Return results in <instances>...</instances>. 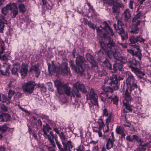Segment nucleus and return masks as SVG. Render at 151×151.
<instances>
[{
	"label": "nucleus",
	"instance_id": "nucleus-1",
	"mask_svg": "<svg viewBox=\"0 0 151 151\" xmlns=\"http://www.w3.org/2000/svg\"><path fill=\"white\" fill-rule=\"evenodd\" d=\"M126 78V83L127 88L126 90L125 93V99L126 102H124L123 105L125 107L127 111L125 109L123 110L124 113H127L132 111V109L128 104L132 100L130 93L133 90L137 87V81L133 75L129 71L125 72Z\"/></svg>",
	"mask_w": 151,
	"mask_h": 151
},
{
	"label": "nucleus",
	"instance_id": "nucleus-2",
	"mask_svg": "<svg viewBox=\"0 0 151 151\" xmlns=\"http://www.w3.org/2000/svg\"><path fill=\"white\" fill-rule=\"evenodd\" d=\"M106 35L104 34V36L105 39H106L108 42L106 44L108 48L110 50H109L106 48V44L102 42H100L101 49L99 51V55H107L109 58H111L112 56H115L116 55V46L115 43L114 42L112 39L111 37H107Z\"/></svg>",
	"mask_w": 151,
	"mask_h": 151
},
{
	"label": "nucleus",
	"instance_id": "nucleus-3",
	"mask_svg": "<svg viewBox=\"0 0 151 151\" xmlns=\"http://www.w3.org/2000/svg\"><path fill=\"white\" fill-rule=\"evenodd\" d=\"M78 89L83 93H87L83 84L79 82L73 84L71 91H70L71 88L67 84H65L62 88V90L65 92L67 96H70L71 94L73 96L75 95L77 97H81V93Z\"/></svg>",
	"mask_w": 151,
	"mask_h": 151
},
{
	"label": "nucleus",
	"instance_id": "nucleus-4",
	"mask_svg": "<svg viewBox=\"0 0 151 151\" xmlns=\"http://www.w3.org/2000/svg\"><path fill=\"white\" fill-rule=\"evenodd\" d=\"M48 69L49 73L51 72L56 73L57 74L60 73L64 75H70V71L67 63H62L61 65L57 67L54 64L53 62L52 61L51 64L50 63L47 64Z\"/></svg>",
	"mask_w": 151,
	"mask_h": 151
},
{
	"label": "nucleus",
	"instance_id": "nucleus-5",
	"mask_svg": "<svg viewBox=\"0 0 151 151\" xmlns=\"http://www.w3.org/2000/svg\"><path fill=\"white\" fill-rule=\"evenodd\" d=\"M129 67L131 69L132 71L140 78H142L144 76V72L140 71L138 68L136 67L137 61L134 58L129 59L127 61Z\"/></svg>",
	"mask_w": 151,
	"mask_h": 151
},
{
	"label": "nucleus",
	"instance_id": "nucleus-6",
	"mask_svg": "<svg viewBox=\"0 0 151 151\" xmlns=\"http://www.w3.org/2000/svg\"><path fill=\"white\" fill-rule=\"evenodd\" d=\"M86 61L84 57L78 55L76 58V65L78 68L82 76L84 75V70L83 67V65L85 67L87 66L86 64Z\"/></svg>",
	"mask_w": 151,
	"mask_h": 151
},
{
	"label": "nucleus",
	"instance_id": "nucleus-7",
	"mask_svg": "<svg viewBox=\"0 0 151 151\" xmlns=\"http://www.w3.org/2000/svg\"><path fill=\"white\" fill-rule=\"evenodd\" d=\"M86 96L87 100H90L92 104L97 106H99L98 101V97L93 89H91L89 92L87 93Z\"/></svg>",
	"mask_w": 151,
	"mask_h": 151
},
{
	"label": "nucleus",
	"instance_id": "nucleus-8",
	"mask_svg": "<svg viewBox=\"0 0 151 151\" xmlns=\"http://www.w3.org/2000/svg\"><path fill=\"white\" fill-rule=\"evenodd\" d=\"M35 85L36 83L33 81H30L25 83L22 87L23 90L24 92L30 93H32L34 90Z\"/></svg>",
	"mask_w": 151,
	"mask_h": 151
},
{
	"label": "nucleus",
	"instance_id": "nucleus-9",
	"mask_svg": "<svg viewBox=\"0 0 151 151\" xmlns=\"http://www.w3.org/2000/svg\"><path fill=\"white\" fill-rule=\"evenodd\" d=\"M109 81L108 82V84L113 86V88L114 90H116L118 88L117 85L118 83V77L117 75L116 74H112L109 77Z\"/></svg>",
	"mask_w": 151,
	"mask_h": 151
},
{
	"label": "nucleus",
	"instance_id": "nucleus-10",
	"mask_svg": "<svg viewBox=\"0 0 151 151\" xmlns=\"http://www.w3.org/2000/svg\"><path fill=\"white\" fill-rule=\"evenodd\" d=\"M10 65L7 63H4L1 68L0 72L2 75L9 76V68Z\"/></svg>",
	"mask_w": 151,
	"mask_h": 151
},
{
	"label": "nucleus",
	"instance_id": "nucleus-11",
	"mask_svg": "<svg viewBox=\"0 0 151 151\" xmlns=\"http://www.w3.org/2000/svg\"><path fill=\"white\" fill-rule=\"evenodd\" d=\"M117 24L118 26L115 24L114 25V28L117 32L118 33H124V34H125L124 31L122 27L124 25L121 19H117Z\"/></svg>",
	"mask_w": 151,
	"mask_h": 151
},
{
	"label": "nucleus",
	"instance_id": "nucleus-12",
	"mask_svg": "<svg viewBox=\"0 0 151 151\" xmlns=\"http://www.w3.org/2000/svg\"><path fill=\"white\" fill-rule=\"evenodd\" d=\"M55 86L57 87L58 92L59 94L61 95L63 93L62 88L65 84L58 80H56L54 81Z\"/></svg>",
	"mask_w": 151,
	"mask_h": 151
},
{
	"label": "nucleus",
	"instance_id": "nucleus-13",
	"mask_svg": "<svg viewBox=\"0 0 151 151\" xmlns=\"http://www.w3.org/2000/svg\"><path fill=\"white\" fill-rule=\"evenodd\" d=\"M30 72L35 74V76L38 78L40 75V71L38 64L32 65L30 68Z\"/></svg>",
	"mask_w": 151,
	"mask_h": 151
},
{
	"label": "nucleus",
	"instance_id": "nucleus-14",
	"mask_svg": "<svg viewBox=\"0 0 151 151\" xmlns=\"http://www.w3.org/2000/svg\"><path fill=\"white\" fill-rule=\"evenodd\" d=\"M10 10L11 11V13L12 14V17L15 18L16 16L18 14V11L16 3H11L10 6Z\"/></svg>",
	"mask_w": 151,
	"mask_h": 151
},
{
	"label": "nucleus",
	"instance_id": "nucleus-15",
	"mask_svg": "<svg viewBox=\"0 0 151 151\" xmlns=\"http://www.w3.org/2000/svg\"><path fill=\"white\" fill-rule=\"evenodd\" d=\"M21 67L20 64L18 62L14 63L13 67L11 70V73L13 75L18 76V72Z\"/></svg>",
	"mask_w": 151,
	"mask_h": 151
},
{
	"label": "nucleus",
	"instance_id": "nucleus-16",
	"mask_svg": "<svg viewBox=\"0 0 151 151\" xmlns=\"http://www.w3.org/2000/svg\"><path fill=\"white\" fill-rule=\"evenodd\" d=\"M28 68V65L27 64H22L21 68L19 70L22 78H24L27 75Z\"/></svg>",
	"mask_w": 151,
	"mask_h": 151
},
{
	"label": "nucleus",
	"instance_id": "nucleus-17",
	"mask_svg": "<svg viewBox=\"0 0 151 151\" xmlns=\"http://www.w3.org/2000/svg\"><path fill=\"white\" fill-rule=\"evenodd\" d=\"M103 24L104 25V26L102 28L110 35L113 36L114 35V33L113 30L107 22L106 21H104L103 23Z\"/></svg>",
	"mask_w": 151,
	"mask_h": 151
},
{
	"label": "nucleus",
	"instance_id": "nucleus-18",
	"mask_svg": "<svg viewBox=\"0 0 151 151\" xmlns=\"http://www.w3.org/2000/svg\"><path fill=\"white\" fill-rule=\"evenodd\" d=\"M63 146L64 151H68V150L70 149V148H72L73 146L70 140L65 141L62 143Z\"/></svg>",
	"mask_w": 151,
	"mask_h": 151
},
{
	"label": "nucleus",
	"instance_id": "nucleus-19",
	"mask_svg": "<svg viewBox=\"0 0 151 151\" xmlns=\"http://www.w3.org/2000/svg\"><path fill=\"white\" fill-rule=\"evenodd\" d=\"M86 58L87 60L93 66H96L97 65V63L93 57L89 53H87L86 55Z\"/></svg>",
	"mask_w": 151,
	"mask_h": 151
},
{
	"label": "nucleus",
	"instance_id": "nucleus-20",
	"mask_svg": "<svg viewBox=\"0 0 151 151\" xmlns=\"http://www.w3.org/2000/svg\"><path fill=\"white\" fill-rule=\"evenodd\" d=\"M70 66L71 68L74 70L78 74L81 76H82V74L78 67L75 66L73 61L71 60L69 61Z\"/></svg>",
	"mask_w": 151,
	"mask_h": 151
},
{
	"label": "nucleus",
	"instance_id": "nucleus-21",
	"mask_svg": "<svg viewBox=\"0 0 151 151\" xmlns=\"http://www.w3.org/2000/svg\"><path fill=\"white\" fill-rule=\"evenodd\" d=\"M10 118V115L5 113H2L0 115V122H7Z\"/></svg>",
	"mask_w": 151,
	"mask_h": 151
},
{
	"label": "nucleus",
	"instance_id": "nucleus-22",
	"mask_svg": "<svg viewBox=\"0 0 151 151\" xmlns=\"http://www.w3.org/2000/svg\"><path fill=\"white\" fill-rule=\"evenodd\" d=\"M123 65L119 63H115L113 66V69L111 71L112 73H115L118 69L120 71L122 70Z\"/></svg>",
	"mask_w": 151,
	"mask_h": 151
},
{
	"label": "nucleus",
	"instance_id": "nucleus-23",
	"mask_svg": "<svg viewBox=\"0 0 151 151\" xmlns=\"http://www.w3.org/2000/svg\"><path fill=\"white\" fill-rule=\"evenodd\" d=\"M51 129L50 126L47 124L43 125L42 130L43 132V135L45 136L47 135V132H49Z\"/></svg>",
	"mask_w": 151,
	"mask_h": 151
},
{
	"label": "nucleus",
	"instance_id": "nucleus-24",
	"mask_svg": "<svg viewBox=\"0 0 151 151\" xmlns=\"http://www.w3.org/2000/svg\"><path fill=\"white\" fill-rule=\"evenodd\" d=\"M10 5L11 3H10L1 9V12L4 15L6 16L8 13L9 10H10Z\"/></svg>",
	"mask_w": 151,
	"mask_h": 151
},
{
	"label": "nucleus",
	"instance_id": "nucleus-25",
	"mask_svg": "<svg viewBox=\"0 0 151 151\" xmlns=\"http://www.w3.org/2000/svg\"><path fill=\"white\" fill-rule=\"evenodd\" d=\"M114 58L117 60H119L122 63H125L127 62V59L126 57L124 56H121L118 57L117 56V54L115 56H113Z\"/></svg>",
	"mask_w": 151,
	"mask_h": 151
},
{
	"label": "nucleus",
	"instance_id": "nucleus-26",
	"mask_svg": "<svg viewBox=\"0 0 151 151\" xmlns=\"http://www.w3.org/2000/svg\"><path fill=\"white\" fill-rule=\"evenodd\" d=\"M131 30L130 32L132 33L136 34L139 32V28L136 25H135L134 23L131 26Z\"/></svg>",
	"mask_w": 151,
	"mask_h": 151
},
{
	"label": "nucleus",
	"instance_id": "nucleus-27",
	"mask_svg": "<svg viewBox=\"0 0 151 151\" xmlns=\"http://www.w3.org/2000/svg\"><path fill=\"white\" fill-rule=\"evenodd\" d=\"M107 118L106 119V124H109L111 122H112L114 120L113 115L111 113H109Z\"/></svg>",
	"mask_w": 151,
	"mask_h": 151
},
{
	"label": "nucleus",
	"instance_id": "nucleus-28",
	"mask_svg": "<svg viewBox=\"0 0 151 151\" xmlns=\"http://www.w3.org/2000/svg\"><path fill=\"white\" fill-rule=\"evenodd\" d=\"M114 141V139H111V138L108 139L107 143L106 145V149L109 150L113 147V143Z\"/></svg>",
	"mask_w": 151,
	"mask_h": 151
},
{
	"label": "nucleus",
	"instance_id": "nucleus-29",
	"mask_svg": "<svg viewBox=\"0 0 151 151\" xmlns=\"http://www.w3.org/2000/svg\"><path fill=\"white\" fill-rule=\"evenodd\" d=\"M46 138H47L49 140L50 143L52 145V146L55 148L56 147L55 143L53 140L54 138H52L51 136L49 134H47L45 136H44Z\"/></svg>",
	"mask_w": 151,
	"mask_h": 151
},
{
	"label": "nucleus",
	"instance_id": "nucleus-30",
	"mask_svg": "<svg viewBox=\"0 0 151 151\" xmlns=\"http://www.w3.org/2000/svg\"><path fill=\"white\" fill-rule=\"evenodd\" d=\"M137 39L136 37H135L134 36L131 37L129 39V40L130 42L129 45L132 47L135 46L136 45L135 43L137 42Z\"/></svg>",
	"mask_w": 151,
	"mask_h": 151
},
{
	"label": "nucleus",
	"instance_id": "nucleus-31",
	"mask_svg": "<svg viewBox=\"0 0 151 151\" xmlns=\"http://www.w3.org/2000/svg\"><path fill=\"white\" fill-rule=\"evenodd\" d=\"M135 48L137 50V51L134 52L135 55L139 60H141L142 54L141 53V50L139 47L138 46H136Z\"/></svg>",
	"mask_w": 151,
	"mask_h": 151
},
{
	"label": "nucleus",
	"instance_id": "nucleus-32",
	"mask_svg": "<svg viewBox=\"0 0 151 151\" xmlns=\"http://www.w3.org/2000/svg\"><path fill=\"white\" fill-rule=\"evenodd\" d=\"M94 125L101 129L104 125V123L101 119H99L97 122L95 123Z\"/></svg>",
	"mask_w": 151,
	"mask_h": 151
},
{
	"label": "nucleus",
	"instance_id": "nucleus-33",
	"mask_svg": "<svg viewBox=\"0 0 151 151\" xmlns=\"http://www.w3.org/2000/svg\"><path fill=\"white\" fill-rule=\"evenodd\" d=\"M125 19V20H127L129 19L131 16L130 11L128 9H127L124 11Z\"/></svg>",
	"mask_w": 151,
	"mask_h": 151
},
{
	"label": "nucleus",
	"instance_id": "nucleus-34",
	"mask_svg": "<svg viewBox=\"0 0 151 151\" xmlns=\"http://www.w3.org/2000/svg\"><path fill=\"white\" fill-rule=\"evenodd\" d=\"M149 145L148 143H145L142 145H140L137 149V151H145L146 149L145 147L148 146Z\"/></svg>",
	"mask_w": 151,
	"mask_h": 151
},
{
	"label": "nucleus",
	"instance_id": "nucleus-35",
	"mask_svg": "<svg viewBox=\"0 0 151 151\" xmlns=\"http://www.w3.org/2000/svg\"><path fill=\"white\" fill-rule=\"evenodd\" d=\"M55 141L56 145L58 147L59 150L60 151H64L63 147H62V145L58 141V139L57 138H55Z\"/></svg>",
	"mask_w": 151,
	"mask_h": 151
},
{
	"label": "nucleus",
	"instance_id": "nucleus-36",
	"mask_svg": "<svg viewBox=\"0 0 151 151\" xmlns=\"http://www.w3.org/2000/svg\"><path fill=\"white\" fill-rule=\"evenodd\" d=\"M58 135L62 143H64V142L66 141L67 138L66 137L65 135L64 134L63 132H61Z\"/></svg>",
	"mask_w": 151,
	"mask_h": 151
},
{
	"label": "nucleus",
	"instance_id": "nucleus-37",
	"mask_svg": "<svg viewBox=\"0 0 151 151\" xmlns=\"http://www.w3.org/2000/svg\"><path fill=\"white\" fill-rule=\"evenodd\" d=\"M8 128V127L6 124L3 125L0 127V134L6 132L7 131Z\"/></svg>",
	"mask_w": 151,
	"mask_h": 151
},
{
	"label": "nucleus",
	"instance_id": "nucleus-38",
	"mask_svg": "<svg viewBox=\"0 0 151 151\" xmlns=\"http://www.w3.org/2000/svg\"><path fill=\"white\" fill-rule=\"evenodd\" d=\"M108 97V95L106 93H101L100 95V97L101 99V101L104 102L106 101L105 100Z\"/></svg>",
	"mask_w": 151,
	"mask_h": 151
},
{
	"label": "nucleus",
	"instance_id": "nucleus-39",
	"mask_svg": "<svg viewBox=\"0 0 151 151\" xmlns=\"http://www.w3.org/2000/svg\"><path fill=\"white\" fill-rule=\"evenodd\" d=\"M18 7L20 12L24 13L26 11V9L25 6L23 4H19Z\"/></svg>",
	"mask_w": 151,
	"mask_h": 151
},
{
	"label": "nucleus",
	"instance_id": "nucleus-40",
	"mask_svg": "<svg viewBox=\"0 0 151 151\" xmlns=\"http://www.w3.org/2000/svg\"><path fill=\"white\" fill-rule=\"evenodd\" d=\"M124 131V129L121 126H117L116 129V132L117 133L121 134Z\"/></svg>",
	"mask_w": 151,
	"mask_h": 151
},
{
	"label": "nucleus",
	"instance_id": "nucleus-41",
	"mask_svg": "<svg viewBox=\"0 0 151 151\" xmlns=\"http://www.w3.org/2000/svg\"><path fill=\"white\" fill-rule=\"evenodd\" d=\"M112 11L114 13L118 12H119V9L116 3L113 5L112 8Z\"/></svg>",
	"mask_w": 151,
	"mask_h": 151
},
{
	"label": "nucleus",
	"instance_id": "nucleus-42",
	"mask_svg": "<svg viewBox=\"0 0 151 151\" xmlns=\"http://www.w3.org/2000/svg\"><path fill=\"white\" fill-rule=\"evenodd\" d=\"M104 63L106 67L109 68V69L111 70H113L111 64L106 59L104 61Z\"/></svg>",
	"mask_w": 151,
	"mask_h": 151
},
{
	"label": "nucleus",
	"instance_id": "nucleus-43",
	"mask_svg": "<svg viewBox=\"0 0 151 151\" xmlns=\"http://www.w3.org/2000/svg\"><path fill=\"white\" fill-rule=\"evenodd\" d=\"M14 93L15 92L14 91H13L11 89H10L9 90L8 93V97L9 99L11 100L14 94Z\"/></svg>",
	"mask_w": 151,
	"mask_h": 151
},
{
	"label": "nucleus",
	"instance_id": "nucleus-44",
	"mask_svg": "<svg viewBox=\"0 0 151 151\" xmlns=\"http://www.w3.org/2000/svg\"><path fill=\"white\" fill-rule=\"evenodd\" d=\"M0 109V111L1 112V114H2V113H5V112L7 111V109L6 107L4 105H2L1 106Z\"/></svg>",
	"mask_w": 151,
	"mask_h": 151
},
{
	"label": "nucleus",
	"instance_id": "nucleus-45",
	"mask_svg": "<svg viewBox=\"0 0 151 151\" xmlns=\"http://www.w3.org/2000/svg\"><path fill=\"white\" fill-rule=\"evenodd\" d=\"M112 96H111L109 97H107L106 99L105 100L106 101H104V103L109 104L112 101Z\"/></svg>",
	"mask_w": 151,
	"mask_h": 151
},
{
	"label": "nucleus",
	"instance_id": "nucleus-46",
	"mask_svg": "<svg viewBox=\"0 0 151 151\" xmlns=\"http://www.w3.org/2000/svg\"><path fill=\"white\" fill-rule=\"evenodd\" d=\"M112 86V87H113ZM114 88L109 86L106 87L104 90V91L106 92H109L112 93L113 91Z\"/></svg>",
	"mask_w": 151,
	"mask_h": 151
},
{
	"label": "nucleus",
	"instance_id": "nucleus-47",
	"mask_svg": "<svg viewBox=\"0 0 151 151\" xmlns=\"http://www.w3.org/2000/svg\"><path fill=\"white\" fill-rule=\"evenodd\" d=\"M0 22H3L6 24H7L6 20L4 19V16L1 14H0Z\"/></svg>",
	"mask_w": 151,
	"mask_h": 151
},
{
	"label": "nucleus",
	"instance_id": "nucleus-48",
	"mask_svg": "<svg viewBox=\"0 0 151 151\" xmlns=\"http://www.w3.org/2000/svg\"><path fill=\"white\" fill-rule=\"evenodd\" d=\"M1 50L0 51V57L1 56V55L3 53L4 51V42L2 41L1 42Z\"/></svg>",
	"mask_w": 151,
	"mask_h": 151
},
{
	"label": "nucleus",
	"instance_id": "nucleus-49",
	"mask_svg": "<svg viewBox=\"0 0 151 151\" xmlns=\"http://www.w3.org/2000/svg\"><path fill=\"white\" fill-rule=\"evenodd\" d=\"M2 98L3 99V101H4L5 102H6L8 103H10V99H9L8 97L7 98L4 95H2Z\"/></svg>",
	"mask_w": 151,
	"mask_h": 151
},
{
	"label": "nucleus",
	"instance_id": "nucleus-50",
	"mask_svg": "<svg viewBox=\"0 0 151 151\" xmlns=\"http://www.w3.org/2000/svg\"><path fill=\"white\" fill-rule=\"evenodd\" d=\"M102 114L104 117H107L109 113L106 108H104Z\"/></svg>",
	"mask_w": 151,
	"mask_h": 151
},
{
	"label": "nucleus",
	"instance_id": "nucleus-51",
	"mask_svg": "<svg viewBox=\"0 0 151 151\" xmlns=\"http://www.w3.org/2000/svg\"><path fill=\"white\" fill-rule=\"evenodd\" d=\"M88 25L89 27L94 30L95 29V27H96V26L93 23H92L91 21L88 22Z\"/></svg>",
	"mask_w": 151,
	"mask_h": 151
},
{
	"label": "nucleus",
	"instance_id": "nucleus-52",
	"mask_svg": "<svg viewBox=\"0 0 151 151\" xmlns=\"http://www.w3.org/2000/svg\"><path fill=\"white\" fill-rule=\"evenodd\" d=\"M119 1L114 2L116 3L119 8L120 7L122 9H124V5L122 3H119Z\"/></svg>",
	"mask_w": 151,
	"mask_h": 151
},
{
	"label": "nucleus",
	"instance_id": "nucleus-53",
	"mask_svg": "<svg viewBox=\"0 0 151 151\" xmlns=\"http://www.w3.org/2000/svg\"><path fill=\"white\" fill-rule=\"evenodd\" d=\"M113 101L114 104H117L118 103V98L117 96H114V97H112V101Z\"/></svg>",
	"mask_w": 151,
	"mask_h": 151
},
{
	"label": "nucleus",
	"instance_id": "nucleus-54",
	"mask_svg": "<svg viewBox=\"0 0 151 151\" xmlns=\"http://www.w3.org/2000/svg\"><path fill=\"white\" fill-rule=\"evenodd\" d=\"M47 84L49 87L48 89L52 92L54 90L52 88V83L51 82H48L47 83Z\"/></svg>",
	"mask_w": 151,
	"mask_h": 151
},
{
	"label": "nucleus",
	"instance_id": "nucleus-55",
	"mask_svg": "<svg viewBox=\"0 0 151 151\" xmlns=\"http://www.w3.org/2000/svg\"><path fill=\"white\" fill-rule=\"evenodd\" d=\"M137 42H144L145 40L142 38V36L141 35L136 37Z\"/></svg>",
	"mask_w": 151,
	"mask_h": 151
},
{
	"label": "nucleus",
	"instance_id": "nucleus-56",
	"mask_svg": "<svg viewBox=\"0 0 151 151\" xmlns=\"http://www.w3.org/2000/svg\"><path fill=\"white\" fill-rule=\"evenodd\" d=\"M4 24H5L3 22H0V32L1 33H3V30L5 26Z\"/></svg>",
	"mask_w": 151,
	"mask_h": 151
},
{
	"label": "nucleus",
	"instance_id": "nucleus-57",
	"mask_svg": "<svg viewBox=\"0 0 151 151\" xmlns=\"http://www.w3.org/2000/svg\"><path fill=\"white\" fill-rule=\"evenodd\" d=\"M42 123L40 119H38L37 120V124H36V128L38 129L40 127H41L42 126Z\"/></svg>",
	"mask_w": 151,
	"mask_h": 151
},
{
	"label": "nucleus",
	"instance_id": "nucleus-58",
	"mask_svg": "<svg viewBox=\"0 0 151 151\" xmlns=\"http://www.w3.org/2000/svg\"><path fill=\"white\" fill-rule=\"evenodd\" d=\"M124 33H119L121 35L122 40V41H124L125 39V37L127 38V35L124 32L125 34Z\"/></svg>",
	"mask_w": 151,
	"mask_h": 151
},
{
	"label": "nucleus",
	"instance_id": "nucleus-59",
	"mask_svg": "<svg viewBox=\"0 0 151 151\" xmlns=\"http://www.w3.org/2000/svg\"><path fill=\"white\" fill-rule=\"evenodd\" d=\"M133 138V140L134 139L136 140L138 142H141V139L138 138V136H137V135H133L132 136Z\"/></svg>",
	"mask_w": 151,
	"mask_h": 151
},
{
	"label": "nucleus",
	"instance_id": "nucleus-60",
	"mask_svg": "<svg viewBox=\"0 0 151 151\" xmlns=\"http://www.w3.org/2000/svg\"><path fill=\"white\" fill-rule=\"evenodd\" d=\"M100 129L97 127L96 126H95L93 127V132H98L99 131H100Z\"/></svg>",
	"mask_w": 151,
	"mask_h": 151
},
{
	"label": "nucleus",
	"instance_id": "nucleus-61",
	"mask_svg": "<svg viewBox=\"0 0 151 151\" xmlns=\"http://www.w3.org/2000/svg\"><path fill=\"white\" fill-rule=\"evenodd\" d=\"M140 16V15L139 14H137L135 15L134 17L133 18L132 20V22H134L137 19L139 18Z\"/></svg>",
	"mask_w": 151,
	"mask_h": 151
},
{
	"label": "nucleus",
	"instance_id": "nucleus-62",
	"mask_svg": "<svg viewBox=\"0 0 151 151\" xmlns=\"http://www.w3.org/2000/svg\"><path fill=\"white\" fill-rule=\"evenodd\" d=\"M106 125V126H104V127L103 129V132L104 133L108 132L109 131V124Z\"/></svg>",
	"mask_w": 151,
	"mask_h": 151
},
{
	"label": "nucleus",
	"instance_id": "nucleus-63",
	"mask_svg": "<svg viewBox=\"0 0 151 151\" xmlns=\"http://www.w3.org/2000/svg\"><path fill=\"white\" fill-rule=\"evenodd\" d=\"M127 50L128 52L131 54L132 55H135L134 52L133 50L128 49H127Z\"/></svg>",
	"mask_w": 151,
	"mask_h": 151
},
{
	"label": "nucleus",
	"instance_id": "nucleus-64",
	"mask_svg": "<svg viewBox=\"0 0 151 151\" xmlns=\"http://www.w3.org/2000/svg\"><path fill=\"white\" fill-rule=\"evenodd\" d=\"M126 139L129 142H133V138L130 136H128L126 137Z\"/></svg>",
	"mask_w": 151,
	"mask_h": 151
}]
</instances>
